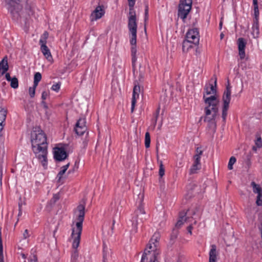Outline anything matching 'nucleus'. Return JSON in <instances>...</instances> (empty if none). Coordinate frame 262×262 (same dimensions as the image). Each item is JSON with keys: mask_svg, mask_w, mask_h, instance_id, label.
I'll use <instances>...</instances> for the list:
<instances>
[{"mask_svg": "<svg viewBox=\"0 0 262 262\" xmlns=\"http://www.w3.org/2000/svg\"><path fill=\"white\" fill-rule=\"evenodd\" d=\"M147 15H148V6H146L145 10V16H147Z\"/></svg>", "mask_w": 262, "mask_h": 262, "instance_id": "obj_51", "label": "nucleus"}, {"mask_svg": "<svg viewBox=\"0 0 262 262\" xmlns=\"http://www.w3.org/2000/svg\"><path fill=\"white\" fill-rule=\"evenodd\" d=\"M112 251L111 249L103 244V262H108L110 257L111 256Z\"/></svg>", "mask_w": 262, "mask_h": 262, "instance_id": "obj_22", "label": "nucleus"}, {"mask_svg": "<svg viewBox=\"0 0 262 262\" xmlns=\"http://www.w3.org/2000/svg\"><path fill=\"white\" fill-rule=\"evenodd\" d=\"M199 34H186L185 39L183 42L182 49L184 52H187L193 47L199 43Z\"/></svg>", "mask_w": 262, "mask_h": 262, "instance_id": "obj_6", "label": "nucleus"}, {"mask_svg": "<svg viewBox=\"0 0 262 262\" xmlns=\"http://www.w3.org/2000/svg\"><path fill=\"white\" fill-rule=\"evenodd\" d=\"M119 202H118V204H119ZM117 202H115V204H114V205L112 203V205L113 207H116V206H117Z\"/></svg>", "mask_w": 262, "mask_h": 262, "instance_id": "obj_53", "label": "nucleus"}, {"mask_svg": "<svg viewBox=\"0 0 262 262\" xmlns=\"http://www.w3.org/2000/svg\"><path fill=\"white\" fill-rule=\"evenodd\" d=\"M128 27L130 33H137L136 17H129Z\"/></svg>", "mask_w": 262, "mask_h": 262, "instance_id": "obj_18", "label": "nucleus"}, {"mask_svg": "<svg viewBox=\"0 0 262 262\" xmlns=\"http://www.w3.org/2000/svg\"><path fill=\"white\" fill-rule=\"evenodd\" d=\"M85 207L83 205L80 204L77 207V210L75 213L76 218L73 224L75 223V226L72 227V237L73 239L72 247L74 251L71 255L72 262H78L79 254L77 248L79 247L81 235L82 230V225L85 215Z\"/></svg>", "mask_w": 262, "mask_h": 262, "instance_id": "obj_2", "label": "nucleus"}, {"mask_svg": "<svg viewBox=\"0 0 262 262\" xmlns=\"http://www.w3.org/2000/svg\"><path fill=\"white\" fill-rule=\"evenodd\" d=\"M203 150L201 147H197L195 150V154L194 156H198V157H201L203 154Z\"/></svg>", "mask_w": 262, "mask_h": 262, "instance_id": "obj_38", "label": "nucleus"}, {"mask_svg": "<svg viewBox=\"0 0 262 262\" xmlns=\"http://www.w3.org/2000/svg\"><path fill=\"white\" fill-rule=\"evenodd\" d=\"M201 168V165L198 164H195L193 163L192 166H191L190 171L191 173H195L196 172V171Z\"/></svg>", "mask_w": 262, "mask_h": 262, "instance_id": "obj_31", "label": "nucleus"}, {"mask_svg": "<svg viewBox=\"0 0 262 262\" xmlns=\"http://www.w3.org/2000/svg\"><path fill=\"white\" fill-rule=\"evenodd\" d=\"M158 236L155 234L150 239L142 256L140 262H158L157 256Z\"/></svg>", "mask_w": 262, "mask_h": 262, "instance_id": "obj_5", "label": "nucleus"}, {"mask_svg": "<svg viewBox=\"0 0 262 262\" xmlns=\"http://www.w3.org/2000/svg\"><path fill=\"white\" fill-rule=\"evenodd\" d=\"M196 221L195 220V221H194L193 223L195 224H196Z\"/></svg>", "mask_w": 262, "mask_h": 262, "instance_id": "obj_58", "label": "nucleus"}, {"mask_svg": "<svg viewBox=\"0 0 262 262\" xmlns=\"http://www.w3.org/2000/svg\"><path fill=\"white\" fill-rule=\"evenodd\" d=\"M47 136L39 127L31 133L32 148L45 169L48 168V143Z\"/></svg>", "mask_w": 262, "mask_h": 262, "instance_id": "obj_1", "label": "nucleus"}, {"mask_svg": "<svg viewBox=\"0 0 262 262\" xmlns=\"http://www.w3.org/2000/svg\"><path fill=\"white\" fill-rule=\"evenodd\" d=\"M40 106L43 109L45 114L47 115V118L48 119V104L46 102L45 100H42L40 103Z\"/></svg>", "mask_w": 262, "mask_h": 262, "instance_id": "obj_33", "label": "nucleus"}, {"mask_svg": "<svg viewBox=\"0 0 262 262\" xmlns=\"http://www.w3.org/2000/svg\"><path fill=\"white\" fill-rule=\"evenodd\" d=\"M165 174V170L164 166L161 163L160 165V168L159 171V174L161 178H162Z\"/></svg>", "mask_w": 262, "mask_h": 262, "instance_id": "obj_37", "label": "nucleus"}, {"mask_svg": "<svg viewBox=\"0 0 262 262\" xmlns=\"http://www.w3.org/2000/svg\"><path fill=\"white\" fill-rule=\"evenodd\" d=\"M256 139L255 141V145L252 148L253 150L254 151H256L257 148H260L262 146V140L260 136L258 135H256Z\"/></svg>", "mask_w": 262, "mask_h": 262, "instance_id": "obj_26", "label": "nucleus"}, {"mask_svg": "<svg viewBox=\"0 0 262 262\" xmlns=\"http://www.w3.org/2000/svg\"><path fill=\"white\" fill-rule=\"evenodd\" d=\"M201 157H198V156H194V162L195 164H198L201 165Z\"/></svg>", "mask_w": 262, "mask_h": 262, "instance_id": "obj_39", "label": "nucleus"}, {"mask_svg": "<svg viewBox=\"0 0 262 262\" xmlns=\"http://www.w3.org/2000/svg\"><path fill=\"white\" fill-rule=\"evenodd\" d=\"M18 206H19V213H18V215L20 216L21 215V213H22L21 210V205L20 203H19Z\"/></svg>", "mask_w": 262, "mask_h": 262, "instance_id": "obj_50", "label": "nucleus"}, {"mask_svg": "<svg viewBox=\"0 0 262 262\" xmlns=\"http://www.w3.org/2000/svg\"><path fill=\"white\" fill-rule=\"evenodd\" d=\"M39 43L40 45V49L42 53L46 56L47 58L49 57V54L48 53V47L46 45V41H44L42 39H40L39 40Z\"/></svg>", "mask_w": 262, "mask_h": 262, "instance_id": "obj_23", "label": "nucleus"}, {"mask_svg": "<svg viewBox=\"0 0 262 262\" xmlns=\"http://www.w3.org/2000/svg\"><path fill=\"white\" fill-rule=\"evenodd\" d=\"M48 96V94L47 92L43 91L41 94L42 100H45Z\"/></svg>", "mask_w": 262, "mask_h": 262, "instance_id": "obj_42", "label": "nucleus"}, {"mask_svg": "<svg viewBox=\"0 0 262 262\" xmlns=\"http://www.w3.org/2000/svg\"><path fill=\"white\" fill-rule=\"evenodd\" d=\"M216 80H215L214 81V84L213 83H209L208 84H206L204 87V91L205 93L204 94L205 95H211L213 94V95H215L216 93Z\"/></svg>", "mask_w": 262, "mask_h": 262, "instance_id": "obj_16", "label": "nucleus"}, {"mask_svg": "<svg viewBox=\"0 0 262 262\" xmlns=\"http://www.w3.org/2000/svg\"><path fill=\"white\" fill-rule=\"evenodd\" d=\"M70 162H68L66 165L61 166L60 167V170L58 172L56 179L57 180V181H60L63 178H64V174H65L66 171L67 170L68 168H69L70 166Z\"/></svg>", "mask_w": 262, "mask_h": 262, "instance_id": "obj_21", "label": "nucleus"}, {"mask_svg": "<svg viewBox=\"0 0 262 262\" xmlns=\"http://www.w3.org/2000/svg\"><path fill=\"white\" fill-rule=\"evenodd\" d=\"M33 257L34 259H32L31 262H37V258L35 256H34Z\"/></svg>", "mask_w": 262, "mask_h": 262, "instance_id": "obj_52", "label": "nucleus"}, {"mask_svg": "<svg viewBox=\"0 0 262 262\" xmlns=\"http://www.w3.org/2000/svg\"><path fill=\"white\" fill-rule=\"evenodd\" d=\"M0 256L3 257L2 241L0 243Z\"/></svg>", "mask_w": 262, "mask_h": 262, "instance_id": "obj_45", "label": "nucleus"}, {"mask_svg": "<svg viewBox=\"0 0 262 262\" xmlns=\"http://www.w3.org/2000/svg\"><path fill=\"white\" fill-rule=\"evenodd\" d=\"M186 33H199V30L198 28H194L191 30H188Z\"/></svg>", "mask_w": 262, "mask_h": 262, "instance_id": "obj_43", "label": "nucleus"}, {"mask_svg": "<svg viewBox=\"0 0 262 262\" xmlns=\"http://www.w3.org/2000/svg\"><path fill=\"white\" fill-rule=\"evenodd\" d=\"M7 115V111L4 108L0 111V132L3 128V123L5 121Z\"/></svg>", "mask_w": 262, "mask_h": 262, "instance_id": "obj_24", "label": "nucleus"}, {"mask_svg": "<svg viewBox=\"0 0 262 262\" xmlns=\"http://www.w3.org/2000/svg\"><path fill=\"white\" fill-rule=\"evenodd\" d=\"M5 77H6V79L8 81H10L11 80V79L12 78L11 77L10 74L8 73L6 74Z\"/></svg>", "mask_w": 262, "mask_h": 262, "instance_id": "obj_48", "label": "nucleus"}, {"mask_svg": "<svg viewBox=\"0 0 262 262\" xmlns=\"http://www.w3.org/2000/svg\"><path fill=\"white\" fill-rule=\"evenodd\" d=\"M29 236V231L27 229H26L23 233V237L24 239H27Z\"/></svg>", "mask_w": 262, "mask_h": 262, "instance_id": "obj_44", "label": "nucleus"}, {"mask_svg": "<svg viewBox=\"0 0 262 262\" xmlns=\"http://www.w3.org/2000/svg\"><path fill=\"white\" fill-rule=\"evenodd\" d=\"M231 86H230V84L228 83V85H226V89L224 92V94L222 97L223 104L222 106V118L223 119V121L224 122H225L227 116V112L229 107V104L231 100Z\"/></svg>", "mask_w": 262, "mask_h": 262, "instance_id": "obj_7", "label": "nucleus"}, {"mask_svg": "<svg viewBox=\"0 0 262 262\" xmlns=\"http://www.w3.org/2000/svg\"><path fill=\"white\" fill-rule=\"evenodd\" d=\"M41 79V75L39 72H36L34 76V82L33 84H35V86H37L39 82Z\"/></svg>", "mask_w": 262, "mask_h": 262, "instance_id": "obj_28", "label": "nucleus"}, {"mask_svg": "<svg viewBox=\"0 0 262 262\" xmlns=\"http://www.w3.org/2000/svg\"><path fill=\"white\" fill-rule=\"evenodd\" d=\"M132 56V66H133V68H134L135 67V65H136V62L137 61V58L136 57V55H134V56Z\"/></svg>", "mask_w": 262, "mask_h": 262, "instance_id": "obj_40", "label": "nucleus"}, {"mask_svg": "<svg viewBox=\"0 0 262 262\" xmlns=\"http://www.w3.org/2000/svg\"><path fill=\"white\" fill-rule=\"evenodd\" d=\"M193 228L192 225L190 224L188 227H187V231L191 235L192 234V229Z\"/></svg>", "mask_w": 262, "mask_h": 262, "instance_id": "obj_46", "label": "nucleus"}, {"mask_svg": "<svg viewBox=\"0 0 262 262\" xmlns=\"http://www.w3.org/2000/svg\"><path fill=\"white\" fill-rule=\"evenodd\" d=\"M131 53L132 56L136 55L137 53L136 46H132Z\"/></svg>", "mask_w": 262, "mask_h": 262, "instance_id": "obj_41", "label": "nucleus"}, {"mask_svg": "<svg viewBox=\"0 0 262 262\" xmlns=\"http://www.w3.org/2000/svg\"><path fill=\"white\" fill-rule=\"evenodd\" d=\"M192 0H181L178 7V15L184 20L187 17L192 7Z\"/></svg>", "mask_w": 262, "mask_h": 262, "instance_id": "obj_8", "label": "nucleus"}, {"mask_svg": "<svg viewBox=\"0 0 262 262\" xmlns=\"http://www.w3.org/2000/svg\"><path fill=\"white\" fill-rule=\"evenodd\" d=\"M236 159L234 157H231L229 161L228 168L229 170L233 169V165L236 162Z\"/></svg>", "mask_w": 262, "mask_h": 262, "instance_id": "obj_32", "label": "nucleus"}, {"mask_svg": "<svg viewBox=\"0 0 262 262\" xmlns=\"http://www.w3.org/2000/svg\"><path fill=\"white\" fill-rule=\"evenodd\" d=\"M60 86H61V82H56L55 83H54L52 85V87H51V89L56 92H58L60 89Z\"/></svg>", "mask_w": 262, "mask_h": 262, "instance_id": "obj_34", "label": "nucleus"}, {"mask_svg": "<svg viewBox=\"0 0 262 262\" xmlns=\"http://www.w3.org/2000/svg\"><path fill=\"white\" fill-rule=\"evenodd\" d=\"M203 99L207 106L205 107V117L204 121L208 122L209 126L210 128L215 129L216 128V123L215 118L218 112L217 106L218 101L215 95H212L208 97H206L204 94Z\"/></svg>", "mask_w": 262, "mask_h": 262, "instance_id": "obj_4", "label": "nucleus"}, {"mask_svg": "<svg viewBox=\"0 0 262 262\" xmlns=\"http://www.w3.org/2000/svg\"><path fill=\"white\" fill-rule=\"evenodd\" d=\"M150 144V137L148 132L145 133V146L146 148H149Z\"/></svg>", "mask_w": 262, "mask_h": 262, "instance_id": "obj_29", "label": "nucleus"}, {"mask_svg": "<svg viewBox=\"0 0 262 262\" xmlns=\"http://www.w3.org/2000/svg\"><path fill=\"white\" fill-rule=\"evenodd\" d=\"M222 22L220 21V26L221 28L222 27Z\"/></svg>", "mask_w": 262, "mask_h": 262, "instance_id": "obj_56", "label": "nucleus"}, {"mask_svg": "<svg viewBox=\"0 0 262 262\" xmlns=\"http://www.w3.org/2000/svg\"><path fill=\"white\" fill-rule=\"evenodd\" d=\"M177 262H185V259L183 256H181L178 258Z\"/></svg>", "mask_w": 262, "mask_h": 262, "instance_id": "obj_47", "label": "nucleus"}, {"mask_svg": "<svg viewBox=\"0 0 262 262\" xmlns=\"http://www.w3.org/2000/svg\"><path fill=\"white\" fill-rule=\"evenodd\" d=\"M37 86H35V84L29 89V93L30 97L33 98L35 94V90Z\"/></svg>", "mask_w": 262, "mask_h": 262, "instance_id": "obj_36", "label": "nucleus"}, {"mask_svg": "<svg viewBox=\"0 0 262 262\" xmlns=\"http://www.w3.org/2000/svg\"><path fill=\"white\" fill-rule=\"evenodd\" d=\"M0 262H4L3 257L1 258Z\"/></svg>", "mask_w": 262, "mask_h": 262, "instance_id": "obj_55", "label": "nucleus"}, {"mask_svg": "<svg viewBox=\"0 0 262 262\" xmlns=\"http://www.w3.org/2000/svg\"><path fill=\"white\" fill-rule=\"evenodd\" d=\"M216 247L215 245H212L211 246V249L209 252V262H216Z\"/></svg>", "mask_w": 262, "mask_h": 262, "instance_id": "obj_20", "label": "nucleus"}, {"mask_svg": "<svg viewBox=\"0 0 262 262\" xmlns=\"http://www.w3.org/2000/svg\"><path fill=\"white\" fill-rule=\"evenodd\" d=\"M253 5L254 6V15L255 16V18L256 20H257L258 17L259 16V10L257 0H253Z\"/></svg>", "mask_w": 262, "mask_h": 262, "instance_id": "obj_27", "label": "nucleus"}, {"mask_svg": "<svg viewBox=\"0 0 262 262\" xmlns=\"http://www.w3.org/2000/svg\"><path fill=\"white\" fill-rule=\"evenodd\" d=\"M68 173H71V170H69V171H68Z\"/></svg>", "mask_w": 262, "mask_h": 262, "instance_id": "obj_61", "label": "nucleus"}, {"mask_svg": "<svg viewBox=\"0 0 262 262\" xmlns=\"http://www.w3.org/2000/svg\"><path fill=\"white\" fill-rule=\"evenodd\" d=\"M144 31H145V32L146 33V29L145 28L144 29Z\"/></svg>", "mask_w": 262, "mask_h": 262, "instance_id": "obj_60", "label": "nucleus"}, {"mask_svg": "<svg viewBox=\"0 0 262 262\" xmlns=\"http://www.w3.org/2000/svg\"><path fill=\"white\" fill-rule=\"evenodd\" d=\"M251 186L254 193L256 194V204L258 206H262V188L259 184L253 181L251 183Z\"/></svg>", "mask_w": 262, "mask_h": 262, "instance_id": "obj_13", "label": "nucleus"}, {"mask_svg": "<svg viewBox=\"0 0 262 262\" xmlns=\"http://www.w3.org/2000/svg\"><path fill=\"white\" fill-rule=\"evenodd\" d=\"M115 221L114 220V221H113V225L115 224Z\"/></svg>", "mask_w": 262, "mask_h": 262, "instance_id": "obj_59", "label": "nucleus"}, {"mask_svg": "<svg viewBox=\"0 0 262 262\" xmlns=\"http://www.w3.org/2000/svg\"><path fill=\"white\" fill-rule=\"evenodd\" d=\"M140 86L138 85H135L133 92V96L132 99V106H131V112H133L134 110V108L135 106V104L137 102V99L139 98V92H140Z\"/></svg>", "mask_w": 262, "mask_h": 262, "instance_id": "obj_17", "label": "nucleus"}, {"mask_svg": "<svg viewBox=\"0 0 262 262\" xmlns=\"http://www.w3.org/2000/svg\"><path fill=\"white\" fill-rule=\"evenodd\" d=\"M11 82L10 85L13 89H16L18 86V81L17 78L13 77L10 81Z\"/></svg>", "mask_w": 262, "mask_h": 262, "instance_id": "obj_30", "label": "nucleus"}, {"mask_svg": "<svg viewBox=\"0 0 262 262\" xmlns=\"http://www.w3.org/2000/svg\"><path fill=\"white\" fill-rule=\"evenodd\" d=\"M8 58L7 56H5L0 61V73L2 75L4 74L8 70Z\"/></svg>", "mask_w": 262, "mask_h": 262, "instance_id": "obj_19", "label": "nucleus"}, {"mask_svg": "<svg viewBox=\"0 0 262 262\" xmlns=\"http://www.w3.org/2000/svg\"><path fill=\"white\" fill-rule=\"evenodd\" d=\"M53 199L54 200V202H55L59 199V195L58 194H54Z\"/></svg>", "mask_w": 262, "mask_h": 262, "instance_id": "obj_49", "label": "nucleus"}, {"mask_svg": "<svg viewBox=\"0 0 262 262\" xmlns=\"http://www.w3.org/2000/svg\"><path fill=\"white\" fill-rule=\"evenodd\" d=\"M129 10V17H136V13L134 7L135 5L136 0H127Z\"/></svg>", "mask_w": 262, "mask_h": 262, "instance_id": "obj_25", "label": "nucleus"}, {"mask_svg": "<svg viewBox=\"0 0 262 262\" xmlns=\"http://www.w3.org/2000/svg\"><path fill=\"white\" fill-rule=\"evenodd\" d=\"M116 209V211H119V207L118 206Z\"/></svg>", "mask_w": 262, "mask_h": 262, "instance_id": "obj_57", "label": "nucleus"}, {"mask_svg": "<svg viewBox=\"0 0 262 262\" xmlns=\"http://www.w3.org/2000/svg\"><path fill=\"white\" fill-rule=\"evenodd\" d=\"M53 155L56 162H61L68 158L69 154L67 152L65 147L58 145L53 148Z\"/></svg>", "mask_w": 262, "mask_h": 262, "instance_id": "obj_9", "label": "nucleus"}, {"mask_svg": "<svg viewBox=\"0 0 262 262\" xmlns=\"http://www.w3.org/2000/svg\"><path fill=\"white\" fill-rule=\"evenodd\" d=\"M238 53L241 59L244 58L245 56V48L246 41L243 38H239L237 41Z\"/></svg>", "mask_w": 262, "mask_h": 262, "instance_id": "obj_15", "label": "nucleus"}, {"mask_svg": "<svg viewBox=\"0 0 262 262\" xmlns=\"http://www.w3.org/2000/svg\"><path fill=\"white\" fill-rule=\"evenodd\" d=\"M8 1V10L11 14L13 19L17 20L19 16V10L20 6L19 4V0H7Z\"/></svg>", "mask_w": 262, "mask_h": 262, "instance_id": "obj_10", "label": "nucleus"}, {"mask_svg": "<svg viewBox=\"0 0 262 262\" xmlns=\"http://www.w3.org/2000/svg\"><path fill=\"white\" fill-rule=\"evenodd\" d=\"M224 37V34H220V38L222 39Z\"/></svg>", "mask_w": 262, "mask_h": 262, "instance_id": "obj_54", "label": "nucleus"}, {"mask_svg": "<svg viewBox=\"0 0 262 262\" xmlns=\"http://www.w3.org/2000/svg\"><path fill=\"white\" fill-rule=\"evenodd\" d=\"M136 205L138 206L137 209L133 214L132 219L128 223V227H131L130 232L131 235H134L137 233L138 230V225L139 224L138 219L141 222H143L147 218V215L143 208L142 203L144 200V194L140 191L139 193L137 194V198H135Z\"/></svg>", "mask_w": 262, "mask_h": 262, "instance_id": "obj_3", "label": "nucleus"}, {"mask_svg": "<svg viewBox=\"0 0 262 262\" xmlns=\"http://www.w3.org/2000/svg\"><path fill=\"white\" fill-rule=\"evenodd\" d=\"M105 13V7L103 5H98L92 12L90 19L91 21H95L102 17Z\"/></svg>", "mask_w": 262, "mask_h": 262, "instance_id": "obj_12", "label": "nucleus"}, {"mask_svg": "<svg viewBox=\"0 0 262 262\" xmlns=\"http://www.w3.org/2000/svg\"><path fill=\"white\" fill-rule=\"evenodd\" d=\"M192 214L194 215H195V213L191 210H188L186 212L185 211L180 212L179 219L176 224V227L180 228L185 222L190 223L191 222L192 219L195 220V218L190 216Z\"/></svg>", "mask_w": 262, "mask_h": 262, "instance_id": "obj_11", "label": "nucleus"}, {"mask_svg": "<svg viewBox=\"0 0 262 262\" xmlns=\"http://www.w3.org/2000/svg\"><path fill=\"white\" fill-rule=\"evenodd\" d=\"M137 34H131L130 43L132 46H136Z\"/></svg>", "mask_w": 262, "mask_h": 262, "instance_id": "obj_35", "label": "nucleus"}, {"mask_svg": "<svg viewBox=\"0 0 262 262\" xmlns=\"http://www.w3.org/2000/svg\"><path fill=\"white\" fill-rule=\"evenodd\" d=\"M75 133L78 135H82L86 132L87 128L85 125V120L84 118L79 119L74 128Z\"/></svg>", "mask_w": 262, "mask_h": 262, "instance_id": "obj_14", "label": "nucleus"}]
</instances>
